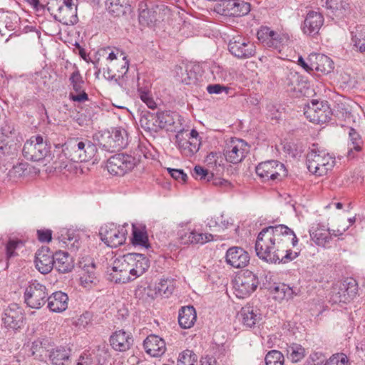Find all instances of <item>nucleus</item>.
<instances>
[{"mask_svg":"<svg viewBox=\"0 0 365 365\" xmlns=\"http://www.w3.org/2000/svg\"><path fill=\"white\" fill-rule=\"evenodd\" d=\"M298 243L294 231L284 225L269 226L258 234L255 243L257 255L269 263H287L296 259L298 252L292 247Z\"/></svg>","mask_w":365,"mask_h":365,"instance_id":"obj_1","label":"nucleus"},{"mask_svg":"<svg viewBox=\"0 0 365 365\" xmlns=\"http://www.w3.org/2000/svg\"><path fill=\"white\" fill-rule=\"evenodd\" d=\"M63 151L71 160L87 162L96 157V145L91 140L84 138H72L64 145Z\"/></svg>","mask_w":365,"mask_h":365,"instance_id":"obj_2","label":"nucleus"},{"mask_svg":"<svg viewBox=\"0 0 365 365\" xmlns=\"http://www.w3.org/2000/svg\"><path fill=\"white\" fill-rule=\"evenodd\" d=\"M307 154V165L309 172L322 176L331 170L334 165L335 158L325 150H320L315 145Z\"/></svg>","mask_w":365,"mask_h":365,"instance_id":"obj_3","label":"nucleus"},{"mask_svg":"<svg viewBox=\"0 0 365 365\" xmlns=\"http://www.w3.org/2000/svg\"><path fill=\"white\" fill-rule=\"evenodd\" d=\"M98 144L103 150L113 153L124 149L128 144L127 131L121 128L106 130L98 137Z\"/></svg>","mask_w":365,"mask_h":365,"instance_id":"obj_4","label":"nucleus"},{"mask_svg":"<svg viewBox=\"0 0 365 365\" xmlns=\"http://www.w3.org/2000/svg\"><path fill=\"white\" fill-rule=\"evenodd\" d=\"M259 284V278L256 274L248 269L242 270L235 279V295L240 299L248 297L257 289Z\"/></svg>","mask_w":365,"mask_h":365,"instance_id":"obj_5","label":"nucleus"},{"mask_svg":"<svg viewBox=\"0 0 365 365\" xmlns=\"http://www.w3.org/2000/svg\"><path fill=\"white\" fill-rule=\"evenodd\" d=\"M49 149L41 135H34L24 143L22 155L28 160L38 162L47 156Z\"/></svg>","mask_w":365,"mask_h":365,"instance_id":"obj_6","label":"nucleus"},{"mask_svg":"<svg viewBox=\"0 0 365 365\" xmlns=\"http://www.w3.org/2000/svg\"><path fill=\"white\" fill-rule=\"evenodd\" d=\"M48 289L38 280L29 282L24 292V302L31 308L40 309L48 301Z\"/></svg>","mask_w":365,"mask_h":365,"instance_id":"obj_7","label":"nucleus"},{"mask_svg":"<svg viewBox=\"0 0 365 365\" xmlns=\"http://www.w3.org/2000/svg\"><path fill=\"white\" fill-rule=\"evenodd\" d=\"M304 114L310 122L320 124L331 120L332 110L327 101L312 100L304 108Z\"/></svg>","mask_w":365,"mask_h":365,"instance_id":"obj_8","label":"nucleus"},{"mask_svg":"<svg viewBox=\"0 0 365 365\" xmlns=\"http://www.w3.org/2000/svg\"><path fill=\"white\" fill-rule=\"evenodd\" d=\"M255 172L263 182L279 181L287 175L284 165L274 160L259 163Z\"/></svg>","mask_w":365,"mask_h":365,"instance_id":"obj_9","label":"nucleus"},{"mask_svg":"<svg viewBox=\"0 0 365 365\" xmlns=\"http://www.w3.org/2000/svg\"><path fill=\"white\" fill-rule=\"evenodd\" d=\"M357 294L358 283L356 279L349 277L332 287L330 299L334 303H347Z\"/></svg>","mask_w":365,"mask_h":365,"instance_id":"obj_10","label":"nucleus"},{"mask_svg":"<svg viewBox=\"0 0 365 365\" xmlns=\"http://www.w3.org/2000/svg\"><path fill=\"white\" fill-rule=\"evenodd\" d=\"M127 233L125 225L117 226L114 223L105 224L99 230L101 241L110 247H117L125 243Z\"/></svg>","mask_w":365,"mask_h":365,"instance_id":"obj_11","label":"nucleus"},{"mask_svg":"<svg viewBox=\"0 0 365 365\" xmlns=\"http://www.w3.org/2000/svg\"><path fill=\"white\" fill-rule=\"evenodd\" d=\"M175 143L182 155L192 157L200 148L201 138L195 129H192L186 137H184L183 131L180 130L175 135Z\"/></svg>","mask_w":365,"mask_h":365,"instance_id":"obj_12","label":"nucleus"},{"mask_svg":"<svg viewBox=\"0 0 365 365\" xmlns=\"http://www.w3.org/2000/svg\"><path fill=\"white\" fill-rule=\"evenodd\" d=\"M228 50L232 56L238 59L250 58L256 53L255 43L242 35L233 36L229 40Z\"/></svg>","mask_w":365,"mask_h":365,"instance_id":"obj_13","label":"nucleus"},{"mask_svg":"<svg viewBox=\"0 0 365 365\" xmlns=\"http://www.w3.org/2000/svg\"><path fill=\"white\" fill-rule=\"evenodd\" d=\"M128 255L116 258L112 266L107 267L106 274L108 280L115 283H126L132 281Z\"/></svg>","mask_w":365,"mask_h":365,"instance_id":"obj_14","label":"nucleus"},{"mask_svg":"<svg viewBox=\"0 0 365 365\" xmlns=\"http://www.w3.org/2000/svg\"><path fill=\"white\" fill-rule=\"evenodd\" d=\"M136 165L137 160L135 157L125 153H118L108 158L106 167L110 173L123 176L131 171Z\"/></svg>","mask_w":365,"mask_h":365,"instance_id":"obj_15","label":"nucleus"},{"mask_svg":"<svg viewBox=\"0 0 365 365\" xmlns=\"http://www.w3.org/2000/svg\"><path fill=\"white\" fill-rule=\"evenodd\" d=\"M250 151V145L242 139L231 138L225 144L223 153L227 162L237 164L242 161Z\"/></svg>","mask_w":365,"mask_h":365,"instance_id":"obj_16","label":"nucleus"},{"mask_svg":"<svg viewBox=\"0 0 365 365\" xmlns=\"http://www.w3.org/2000/svg\"><path fill=\"white\" fill-rule=\"evenodd\" d=\"M25 321L24 309L17 304L13 303L4 309L2 322L5 327L18 330L23 327Z\"/></svg>","mask_w":365,"mask_h":365,"instance_id":"obj_17","label":"nucleus"},{"mask_svg":"<svg viewBox=\"0 0 365 365\" xmlns=\"http://www.w3.org/2000/svg\"><path fill=\"white\" fill-rule=\"evenodd\" d=\"M69 83L71 91L68 97L71 101L80 103L89 101L88 95L84 88V80L78 68L76 67L74 71L71 74Z\"/></svg>","mask_w":365,"mask_h":365,"instance_id":"obj_18","label":"nucleus"},{"mask_svg":"<svg viewBox=\"0 0 365 365\" xmlns=\"http://www.w3.org/2000/svg\"><path fill=\"white\" fill-rule=\"evenodd\" d=\"M160 11L158 6L153 3L141 1L138 4L139 23L144 26L153 27L155 26L158 19L157 16Z\"/></svg>","mask_w":365,"mask_h":365,"instance_id":"obj_19","label":"nucleus"},{"mask_svg":"<svg viewBox=\"0 0 365 365\" xmlns=\"http://www.w3.org/2000/svg\"><path fill=\"white\" fill-rule=\"evenodd\" d=\"M54 253L48 247L43 246L36 253V268L43 274L49 273L54 267Z\"/></svg>","mask_w":365,"mask_h":365,"instance_id":"obj_20","label":"nucleus"},{"mask_svg":"<svg viewBox=\"0 0 365 365\" xmlns=\"http://www.w3.org/2000/svg\"><path fill=\"white\" fill-rule=\"evenodd\" d=\"M79 267L82 269L81 274V284L85 287L96 284L98 282L96 274V266L93 259L89 257L83 258L79 262Z\"/></svg>","mask_w":365,"mask_h":365,"instance_id":"obj_21","label":"nucleus"},{"mask_svg":"<svg viewBox=\"0 0 365 365\" xmlns=\"http://www.w3.org/2000/svg\"><path fill=\"white\" fill-rule=\"evenodd\" d=\"M131 279L135 280L143 275L149 268L150 264L148 258L143 254L128 253Z\"/></svg>","mask_w":365,"mask_h":365,"instance_id":"obj_22","label":"nucleus"},{"mask_svg":"<svg viewBox=\"0 0 365 365\" xmlns=\"http://www.w3.org/2000/svg\"><path fill=\"white\" fill-rule=\"evenodd\" d=\"M250 259L249 253L240 247H232L229 248L225 255L226 262L235 268L246 267Z\"/></svg>","mask_w":365,"mask_h":365,"instance_id":"obj_23","label":"nucleus"},{"mask_svg":"<svg viewBox=\"0 0 365 365\" xmlns=\"http://www.w3.org/2000/svg\"><path fill=\"white\" fill-rule=\"evenodd\" d=\"M133 337L130 333L123 329L115 331L110 336L109 341L112 348L117 351H126L133 344Z\"/></svg>","mask_w":365,"mask_h":365,"instance_id":"obj_24","label":"nucleus"},{"mask_svg":"<svg viewBox=\"0 0 365 365\" xmlns=\"http://www.w3.org/2000/svg\"><path fill=\"white\" fill-rule=\"evenodd\" d=\"M180 242L185 245L192 244L203 245L215 240V237L210 233H201L195 230L181 231L179 232Z\"/></svg>","mask_w":365,"mask_h":365,"instance_id":"obj_25","label":"nucleus"},{"mask_svg":"<svg viewBox=\"0 0 365 365\" xmlns=\"http://www.w3.org/2000/svg\"><path fill=\"white\" fill-rule=\"evenodd\" d=\"M307 60L310 62L313 71L327 74L334 69L333 61L324 54L312 53L309 55Z\"/></svg>","mask_w":365,"mask_h":365,"instance_id":"obj_26","label":"nucleus"},{"mask_svg":"<svg viewBox=\"0 0 365 365\" xmlns=\"http://www.w3.org/2000/svg\"><path fill=\"white\" fill-rule=\"evenodd\" d=\"M324 24V17L322 14L311 11L304 21L302 30L305 34L315 36Z\"/></svg>","mask_w":365,"mask_h":365,"instance_id":"obj_27","label":"nucleus"},{"mask_svg":"<svg viewBox=\"0 0 365 365\" xmlns=\"http://www.w3.org/2000/svg\"><path fill=\"white\" fill-rule=\"evenodd\" d=\"M145 352L153 357L161 356L166 351L165 341L155 334H150L143 341Z\"/></svg>","mask_w":365,"mask_h":365,"instance_id":"obj_28","label":"nucleus"},{"mask_svg":"<svg viewBox=\"0 0 365 365\" xmlns=\"http://www.w3.org/2000/svg\"><path fill=\"white\" fill-rule=\"evenodd\" d=\"M48 308L53 312H62L68 308V297L66 293L57 291L48 297Z\"/></svg>","mask_w":365,"mask_h":365,"instance_id":"obj_29","label":"nucleus"},{"mask_svg":"<svg viewBox=\"0 0 365 365\" xmlns=\"http://www.w3.org/2000/svg\"><path fill=\"white\" fill-rule=\"evenodd\" d=\"M178 75L179 81L189 86H197L200 81L201 75L199 73L200 67L198 66H187L185 69L179 68Z\"/></svg>","mask_w":365,"mask_h":365,"instance_id":"obj_30","label":"nucleus"},{"mask_svg":"<svg viewBox=\"0 0 365 365\" xmlns=\"http://www.w3.org/2000/svg\"><path fill=\"white\" fill-rule=\"evenodd\" d=\"M311 359L313 361V364L311 365H347L348 359L346 354L343 353H338L332 355L326 363L323 364L325 356L322 353H314L310 356Z\"/></svg>","mask_w":365,"mask_h":365,"instance_id":"obj_31","label":"nucleus"},{"mask_svg":"<svg viewBox=\"0 0 365 365\" xmlns=\"http://www.w3.org/2000/svg\"><path fill=\"white\" fill-rule=\"evenodd\" d=\"M197 313L193 306L182 307L178 312V323L181 328H191L196 322Z\"/></svg>","mask_w":365,"mask_h":365,"instance_id":"obj_32","label":"nucleus"},{"mask_svg":"<svg viewBox=\"0 0 365 365\" xmlns=\"http://www.w3.org/2000/svg\"><path fill=\"white\" fill-rule=\"evenodd\" d=\"M54 267L60 273H67L73 268V258L66 252L58 251L54 253Z\"/></svg>","mask_w":365,"mask_h":365,"instance_id":"obj_33","label":"nucleus"},{"mask_svg":"<svg viewBox=\"0 0 365 365\" xmlns=\"http://www.w3.org/2000/svg\"><path fill=\"white\" fill-rule=\"evenodd\" d=\"M240 317L243 324L250 328L255 327L262 319L259 310L249 305L241 309Z\"/></svg>","mask_w":365,"mask_h":365,"instance_id":"obj_34","label":"nucleus"},{"mask_svg":"<svg viewBox=\"0 0 365 365\" xmlns=\"http://www.w3.org/2000/svg\"><path fill=\"white\" fill-rule=\"evenodd\" d=\"M71 350L66 346H58L51 349L49 352V360L53 365H65L71 356Z\"/></svg>","mask_w":365,"mask_h":365,"instance_id":"obj_35","label":"nucleus"},{"mask_svg":"<svg viewBox=\"0 0 365 365\" xmlns=\"http://www.w3.org/2000/svg\"><path fill=\"white\" fill-rule=\"evenodd\" d=\"M140 124L144 130L150 133H156L161 130L157 114L148 111L143 113L140 118Z\"/></svg>","mask_w":365,"mask_h":365,"instance_id":"obj_36","label":"nucleus"},{"mask_svg":"<svg viewBox=\"0 0 365 365\" xmlns=\"http://www.w3.org/2000/svg\"><path fill=\"white\" fill-rule=\"evenodd\" d=\"M310 237L314 242L323 247H327L331 241V231L324 226H319L315 230L310 231Z\"/></svg>","mask_w":365,"mask_h":365,"instance_id":"obj_37","label":"nucleus"},{"mask_svg":"<svg viewBox=\"0 0 365 365\" xmlns=\"http://www.w3.org/2000/svg\"><path fill=\"white\" fill-rule=\"evenodd\" d=\"M351 41L355 51L365 52V26L357 25L351 31Z\"/></svg>","mask_w":365,"mask_h":365,"instance_id":"obj_38","label":"nucleus"},{"mask_svg":"<svg viewBox=\"0 0 365 365\" xmlns=\"http://www.w3.org/2000/svg\"><path fill=\"white\" fill-rule=\"evenodd\" d=\"M56 8L57 13H53L54 19L63 24H68L67 22V15L63 14V11H68L70 14H74L76 12V6H74L73 0H63V4H61V1L58 0V4H55V9Z\"/></svg>","mask_w":365,"mask_h":365,"instance_id":"obj_39","label":"nucleus"},{"mask_svg":"<svg viewBox=\"0 0 365 365\" xmlns=\"http://www.w3.org/2000/svg\"><path fill=\"white\" fill-rule=\"evenodd\" d=\"M349 142L348 143L347 156L354 158V152H360L362 150L363 140L360 135L352 128L349 131Z\"/></svg>","mask_w":365,"mask_h":365,"instance_id":"obj_40","label":"nucleus"},{"mask_svg":"<svg viewBox=\"0 0 365 365\" xmlns=\"http://www.w3.org/2000/svg\"><path fill=\"white\" fill-rule=\"evenodd\" d=\"M299 289L291 287L289 285L282 283L274 287V292L276 294L275 298L279 300H289L294 296L298 295Z\"/></svg>","mask_w":365,"mask_h":365,"instance_id":"obj_41","label":"nucleus"},{"mask_svg":"<svg viewBox=\"0 0 365 365\" xmlns=\"http://www.w3.org/2000/svg\"><path fill=\"white\" fill-rule=\"evenodd\" d=\"M326 4L336 16H343L349 11V4L345 0H327Z\"/></svg>","mask_w":365,"mask_h":365,"instance_id":"obj_42","label":"nucleus"},{"mask_svg":"<svg viewBox=\"0 0 365 365\" xmlns=\"http://www.w3.org/2000/svg\"><path fill=\"white\" fill-rule=\"evenodd\" d=\"M108 11L115 16L126 13L130 6L129 0H108Z\"/></svg>","mask_w":365,"mask_h":365,"instance_id":"obj_43","label":"nucleus"},{"mask_svg":"<svg viewBox=\"0 0 365 365\" xmlns=\"http://www.w3.org/2000/svg\"><path fill=\"white\" fill-rule=\"evenodd\" d=\"M91 354L97 365H106L110 356L108 346L105 344L98 345L96 349L93 350Z\"/></svg>","mask_w":365,"mask_h":365,"instance_id":"obj_44","label":"nucleus"},{"mask_svg":"<svg viewBox=\"0 0 365 365\" xmlns=\"http://www.w3.org/2000/svg\"><path fill=\"white\" fill-rule=\"evenodd\" d=\"M175 288L174 282L170 279H162L155 285V294L162 297H168Z\"/></svg>","mask_w":365,"mask_h":365,"instance_id":"obj_45","label":"nucleus"},{"mask_svg":"<svg viewBox=\"0 0 365 365\" xmlns=\"http://www.w3.org/2000/svg\"><path fill=\"white\" fill-rule=\"evenodd\" d=\"M236 0H221L215 7L214 11L218 14L232 16Z\"/></svg>","mask_w":365,"mask_h":365,"instance_id":"obj_46","label":"nucleus"},{"mask_svg":"<svg viewBox=\"0 0 365 365\" xmlns=\"http://www.w3.org/2000/svg\"><path fill=\"white\" fill-rule=\"evenodd\" d=\"M132 243L134 245L140 246L145 249H148L150 247L147 232L138 229L134 225L133 226Z\"/></svg>","mask_w":365,"mask_h":365,"instance_id":"obj_47","label":"nucleus"},{"mask_svg":"<svg viewBox=\"0 0 365 365\" xmlns=\"http://www.w3.org/2000/svg\"><path fill=\"white\" fill-rule=\"evenodd\" d=\"M287 356L293 362L299 361L305 356V349L299 344H292L287 348Z\"/></svg>","mask_w":365,"mask_h":365,"instance_id":"obj_48","label":"nucleus"},{"mask_svg":"<svg viewBox=\"0 0 365 365\" xmlns=\"http://www.w3.org/2000/svg\"><path fill=\"white\" fill-rule=\"evenodd\" d=\"M289 38L287 34L277 33L274 31L273 36L271 38L267 47L273 48L279 51L289 42Z\"/></svg>","mask_w":365,"mask_h":365,"instance_id":"obj_49","label":"nucleus"},{"mask_svg":"<svg viewBox=\"0 0 365 365\" xmlns=\"http://www.w3.org/2000/svg\"><path fill=\"white\" fill-rule=\"evenodd\" d=\"M197 356L192 351L186 349L179 354L177 365H195Z\"/></svg>","mask_w":365,"mask_h":365,"instance_id":"obj_50","label":"nucleus"},{"mask_svg":"<svg viewBox=\"0 0 365 365\" xmlns=\"http://www.w3.org/2000/svg\"><path fill=\"white\" fill-rule=\"evenodd\" d=\"M266 365H283L284 362V355L277 350H271L265 356Z\"/></svg>","mask_w":365,"mask_h":365,"instance_id":"obj_51","label":"nucleus"},{"mask_svg":"<svg viewBox=\"0 0 365 365\" xmlns=\"http://www.w3.org/2000/svg\"><path fill=\"white\" fill-rule=\"evenodd\" d=\"M138 92L140 98L149 108L154 109L156 108V103L152 98L149 86H145L144 88L139 86Z\"/></svg>","mask_w":365,"mask_h":365,"instance_id":"obj_52","label":"nucleus"},{"mask_svg":"<svg viewBox=\"0 0 365 365\" xmlns=\"http://www.w3.org/2000/svg\"><path fill=\"white\" fill-rule=\"evenodd\" d=\"M274 31L272 30L267 26H262L257 31V36L259 41H261L265 46H268L271 38L273 36Z\"/></svg>","mask_w":365,"mask_h":365,"instance_id":"obj_53","label":"nucleus"},{"mask_svg":"<svg viewBox=\"0 0 365 365\" xmlns=\"http://www.w3.org/2000/svg\"><path fill=\"white\" fill-rule=\"evenodd\" d=\"M156 114L161 130L174 124V120L169 111L157 112Z\"/></svg>","mask_w":365,"mask_h":365,"instance_id":"obj_54","label":"nucleus"},{"mask_svg":"<svg viewBox=\"0 0 365 365\" xmlns=\"http://www.w3.org/2000/svg\"><path fill=\"white\" fill-rule=\"evenodd\" d=\"M250 11V4L241 0H236L232 16H241Z\"/></svg>","mask_w":365,"mask_h":365,"instance_id":"obj_55","label":"nucleus"},{"mask_svg":"<svg viewBox=\"0 0 365 365\" xmlns=\"http://www.w3.org/2000/svg\"><path fill=\"white\" fill-rule=\"evenodd\" d=\"M24 246V242L21 240L10 239L6 245V256L11 258L16 255L15 250L20 247Z\"/></svg>","mask_w":365,"mask_h":365,"instance_id":"obj_56","label":"nucleus"},{"mask_svg":"<svg viewBox=\"0 0 365 365\" xmlns=\"http://www.w3.org/2000/svg\"><path fill=\"white\" fill-rule=\"evenodd\" d=\"M195 178L200 177V180H206L210 181L213 178V174L210 173L207 169L200 165H195L192 173Z\"/></svg>","mask_w":365,"mask_h":365,"instance_id":"obj_57","label":"nucleus"},{"mask_svg":"<svg viewBox=\"0 0 365 365\" xmlns=\"http://www.w3.org/2000/svg\"><path fill=\"white\" fill-rule=\"evenodd\" d=\"M62 232L64 233H61V237H59V239L67 246H68L69 243H71V245L73 246L75 245V243L78 242V240L76 238V236L73 232H71L67 230H65Z\"/></svg>","mask_w":365,"mask_h":365,"instance_id":"obj_58","label":"nucleus"},{"mask_svg":"<svg viewBox=\"0 0 365 365\" xmlns=\"http://www.w3.org/2000/svg\"><path fill=\"white\" fill-rule=\"evenodd\" d=\"M300 76L297 72H290L287 77V84L292 90H297V86H299L301 83L299 80Z\"/></svg>","mask_w":365,"mask_h":365,"instance_id":"obj_59","label":"nucleus"},{"mask_svg":"<svg viewBox=\"0 0 365 365\" xmlns=\"http://www.w3.org/2000/svg\"><path fill=\"white\" fill-rule=\"evenodd\" d=\"M230 88L221 84H210L207 86V91L210 94H220L223 92L228 94Z\"/></svg>","mask_w":365,"mask_h":365,"instance_id":"obj_60","label":"nucleus"},{"mask_svg":"<svg viewBox=\"0 0 365 365\" xmlns=\"http://www.w3.org/2000/svg\"><path fill=\"white\" fill-rule=\"evenodd\" d=\"M168 171L173 179L179 182H185L187 180V175L182 170L168 168Z\"/></svg>","mask_w":365,"mask_h":365,"instance_id":"obj_61","label":"nucleus"},{"mask_svg":"<svg viewBox=\"0 0 365 365\" xmlns=\"http://www.w3.org/2000/svg\"><path fill=\"white\" fill-rule=\"evenodd\" d=\"M28 168V164L26 163H19L14 165L10 173H12L15 177L22 176L25 171Z\"/></svg>","mask_w":365,"mask_h":365,"instance_id":"obj_62","label":"nucleus"},{"mask_svg":"<svg viewBox=\"0 0 365 365\" xmlns=\"http://www.w3.org/2000/svg\"><path fill=\"white\" fill-rule=\"evenodd\" d=\"M94 362V359L91 353L83 352L79 356L76 365H92Z\"/></svg>","mask_w":365,"mask_h":365,"instance_id":"obj_63","label":"nucleus"},{"mask_svg":"<svg viewBox=\"0 0 365 365\" xmlns=\"http://www.w3.org/2000/svg\"><path fill=\"white\" fill-rule=\"evenodd\" d=\"M37 237L41 242H49L52 240V230H37Z\"/></svg>","mask_w":365,"mask_h":365,"instance_id":"obj_64","label":"nucleus"}]
</instances>
